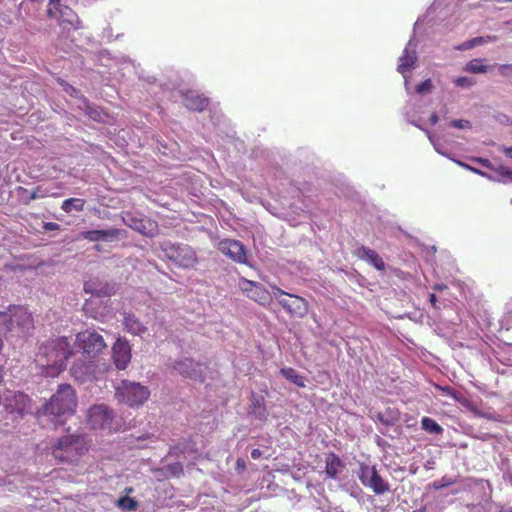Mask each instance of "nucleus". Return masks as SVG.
<instances>
[{"label":"nucleus","mask_w":512,"mask_h":512,"mask_svg":"<svg viewBox=\"0 0 512 512\" xmlns=\"http://www.w3.org/2000/svg\"><path fill=\"white\" fill-rule=\"evenodd\" d=\"M475 161L480 163L482 166H484L486 168H490V169L493 168L492 163L489 159L477 158Z\"/></svg>","instance_id":"ea45409f"},{"label":"nucleus","mask_w":512,"mask_h":512,"mask_svg":"<svg viewBox=\"0 0 512 512\" xmlns=\"http://www.w3.org/2000/svg\"><path fill=\"white\" fill-rule=\"evenodd\" d=\"M344 468L345 464L337 454L333 452L327 454L325 459V473L328 478L336 479Z\"/></svg>","instance_id":"412c9836"},{"label":"nucleus","mask_w":512,"mask_h":512,"mask_svg":"<svg viewBox=\"0 0 512 512\" xmlns=\"http://www.w3.org/2000/svg\"><path fill=\"white\" fill-rule=\"evenodd\" d=\"M149 396L150 392L147 387L128 380H123L115 388L116 399L131 407L143 405Z\"/></svg>","instance_id":"423d86ee"},{"label":"nucleus","mask_w":512,"mask_h":512,"mask_svg":"<svg viewBox=\"0 0 512 512\" xmlns=\"http://www.w3.org/2000/svg\"><path fill=\"white\" fill-rule=\"evenodd\" d=\"M417 60L416 52L414 50L410 51L408 47H406L403 51V55L399 58L398 63V71L401 74H405L410 71L415 65Z\"/></svg>","instance_id":"5701e85b"},{"label":"nucleus","mask_w":512,"mask_h":512,"mask_svg":"<svg viewBox=\"0 0 512 512\" xmlns=\"http://www.w3.org/2000/svg\"><path fill=\"white\" fill-rule=\"evenodd\" d=\"M78 404L75 389L69 384H61L49 401L38 412V416H52L55 425H63V416L73 415Z\"/></svg>","instance_id":"f03ea898"},{"label":"nucleus","mask_w":512,"mask_h":512,"mask_svg":"<svg viewBox=\"0 0 512 512\" xmlns=\"http://www.w3.org/2000/svg\"><path fill=\"white\" fill-rule=\"evenodd\" d=\"M430 120L432 124H435L438 121V116L436 114H432Z\"/></svg>","instance_id":"8fccbe9b"},{"label":"nucleus","mask_w":512,"mask_h":512,"mask_svg":"<svg viewBox=\"0 0 512 512\" xmlns=\"http://www.w3.org/2000/svg\"><path fill=\"white\" fill-rule=\"evenodd\" d=\"M87 436L80 433H68L59 437L51 446L52 456L59 462L77 463L89 450Z\"/></svg>","instance_id":"7ed1b4c3"},{"label":"nucleus","mask_w":512,"mask_h":512,"mask_svg":"<svg viewBox=\"0 0 512 512\" xmlns=\"http://www.w3.org/2000/svg\"><path fill=\"white\" fill-rule=\"evenodd\" d=\"M75 344L85 359L101 360V355L107 349L103 336L90 330L79 332Z\"/></svg>","instance_id":"39448f33"},{"label":"nucleus","mask_w":512,"mask_h":512,"mask_svg":"<svg viewBox=\"0 0 512 512\" xmlns=\"http://www.w3.org/2000/svg\"><path fill=\"white\" fill-rule=\"evenodd\" d=\"M466 71L470 73H486L487 66L483 64L481 59H473L466 65Z\"/></svg>","instance_id":"c85d7f7f"},{"label":"nucleus","mask_w":512,"mask_h":512,"mask_svg":"<svg viewBox=\"0 0 512 512\" xmlns=\"http://www.w3.org/2000/svg\"><path fill=\"white\" fill-rule=\"evenodd\" d=\"M412 512H424L423 509H416V510H413Z\"/></svg>","instance_id":"864d4df0"},{"label":"nucleus","mask_w":512,"mask_h":512,"mask_svg":"<svg viewBox=\"0 0 512 512\" xmlns=\"http://www.w3.org/2000/svg\"><path fill=\"white\" fill-rule=\"evenodd\" d=\"M218 249L225 256L229 257L236 263L239 264H247V251L244 245L238 241L233 239H224L221 240L218 244Z\"/></svg>","instance_id":"4468645a"},{"label":"nucleus","mask_w":512,"mask_h":512,"mask_svg":"<svg viewBox=\"0 0 512 512\" xmlns=\"http://www.w3.org/2000/svg\"><path fill=\"white\" fill-rule=\"evenodd\" d=\"M2 282V276H0V283Z\"/></svg>","instance_id":"bf43d9fd"},{"label":"nucleus","mask_w":512,"mask_h":512,"mask_svg":"<svg viewBox=\"0 0 512 512\" xmlns=\"http://www.w3.org/2000/svg\"><path fill=\"white\" fill-rule=\"evenodd\" d=\"M121 230L117 228L103 230H89L82 233V237L90 242L109 241L117 238Z\"/></svg>","instance_id":"aec40b11"},{"label":"nucleus","mask_w":512,"mask_h":512,"mask_svg":"<svg viewBox=\"0 0 512 512\" xmlns=\"http://www.w3.org/2000/svg\"><path fill=\"white\" fill-rule=\"evenodd\" d=\"M274 298L279 305L291 316L303 318L308 312V302L301 296L290 294L277 286H272Z\"/></svg>","instance_id":"6e6552de"},{"label":"nucleus","mask_w":512,"mask_h":512,"mask_svg":"<svg viewBox=\"0 0 512 512\" xmlns=\"http://www.w3.org/2000/svg\"><path fill=\"white\" fill-rule=\"evenodd\" d=\"M118 505L127 510H135L138 503L135 499L125 496L118 500Z\"/></svg>","instance_id":"7c9ffc66"},{"label":"nucleus","mask_w":512,"mask_h":512,"mask_svg":"<svg viewBox=\"0 0 512 512\" xmlns=\"http://www.w3.org/2000/svg\"><path fill=\"white\" fill-rule=\"evenodd\" d=\"M138 221H139V220H137V219H135V218H133V217H132V218H130L129 220H125V223H126V224H127V223H131L132 225H138Z\"/></svg>","instance_id":"09e8293b"},{"label":"nucleus","mask_w":512,"mask_h":512,"mask_svg":"<svg viewBox=\"0 0 512 512\" xmlns=\"http://www.w3.org/2000/svg\"><path fill=\"white\" fill-rule=\"evenodd\" d=\"M494 39V37H491V36H487L486 38L485 37H475L473 39H470L466 42H464L461 46L458 47V49L460 50H467V49H471V48H474L478 45H481V44H484L486 42H489V41H492Z\"/></svg>","instance_id":"cd10ccee"},{"label":"nucleus","mask_w":512,"mask_h":512,"mask_svg":"<svg viewBox=\"0 0 512 512\" xmlns=\"http://www.w3.org/2000/svg\"><path fill=\"white\" fill-rule=\"evenodd\" d=\"M88 284H85V290L88 291Z\"/></svg>","instance_id":"6e6d98bb"},{"label":"nucleus","mask_w":512,"mask_h":512,"mask_svg":"<svg viewBox=\"0 0 512 512\" xmlns=\"http://www.w3.org/2000/svg\"><path fill=\"white\" fill-rule=\"evenodd\" d=\"M127 225L130 226L131 228L137 230L141 234L147 235L148 234L147 225L151 226L152 223L150 222V220L140 219L138 221V225H132L131 223H127Z\"/></svg>","instance_id":"2f4dec72"},{"label":"nucleus","mask_w":512,"mask_h":512,"mask_svg":"<svg viewBox=\"0 0 512 512\" xmlns=\"http://www.w3.org/2000/svg\"><path fill=\"white\" fill-rule=\"evenodd\" d=\"M34 329L32 313L24 306L10 305L0 311V333L25 336Z\"/></svg>","instance_id":"20e7f679"},{"label":"nucleus","mask_w":512,"mask_h":512,"mask_svg":"<svg viewBox=\"0 0 512 512\" xmlns=\"http://www.w3.org/2000/svg\"><path fill=\"white\" fill-rule=\"evenodd\" d=\"M438 388H439V390L444 395L453 398L455 401H457L458 403H460V404H462L464 406L467 405L468 400L461 393H459L458 391H456L452 387H450V386H444V387L439 386Z\"/></svg>","instance_id":"bb28decb"},{"label":"nucleus","mask_w":512,"mask_h":512,"mask_svg":"<svg viewBox=\"0 0 512 512\" xmlns=\"http://www.w3.org/2000/svg\"><path fill=\"white\" fill-rule=\"evenodd\" d=\"M2 404L8 414L22 418L31 412L32 399L23 392L14 391L2 397Z\"/></svg>","instance_id":"f8f14e48"},{"label":"nucleus","mask_w":512,"mask_h":512,"mask_svg":"<svg viewBox=\"0 0 512 512\" xmlns=\"http://www.w3.org/2000/svg\"><path fill=\"white\" fill-rule=\"evenodd\" d=\"M57 10L55 9V7L53 5H50L48 6V9H47V16L49 18H56L57 17Z\"/></svg>","instance_id":"79ce46f5"},{"label":"nucleus","mask_w":512,"mask_h":512,"mask_svg":"<svg viewBox=\"0 0 512 512\" xmlns=\"http://www.w3.org/2000/svg\"><path fill=\"white\" fill-rule=\"evenodd\" d=\"M107 289H108V288L106 287V288H105V290H104V289H101V290L97 291L96 293H97V295H101V294H108Z\"/></svg>","instance_id":"3c124183"},{"label":"nucleus","mask_w":512,"mask_h":512,"mask_svg":"<svg viewBox=\"0 0 512 512\" xmlns=\"http://www.w3.org/2000/svg\"><path fill=\"white\" fill-rule=\"evenodd\" d=\"M429 301L433 307H436L437 297L435 294H430Z\"/></svg>","instance_id":"49530a36"},{"label":"nucleus","mask_w":512,"mask_h":512,"mask_svg":"<svg viewBox=\"0 0 512 512\" xmlns=\"http://www.w3.org/2000/svg\"><path fill=\"white\" fill-rule=\"evenodd\" d=\"M174 369L185 378L199 380L201 382L204 381L202 364L191 358L177 361L174 365Z\"/></svg>","instance_id":"dca6fc26"},{"label":"nucleus","mask_w":512,"mask_h":512,"mask_svg":"<svg viewBox=\"0 0 512 512\" xmlns=\"http://www.w3.org/2000/svg\"><path fill=\"white\" fill-rule=\"evenodd\" d=\"M114 420V412L106 404H95L87 411V425L92 430L110 429Z\"/></svg>","instance_id":"9d476101"},{"label":"nucleus","mask_w":512,"mask_h":512,"mask_svg":"<svg viewBox=\"0 0 512 512\" xmlns=\"http://www.w3.org/2000/svg\"><path fill=\"white\" fill-rule=\"evenodd\" d=\"M355 254L358 258L367 261L377 270L383 271L385 269V263L382 257L376 251L366 246H361L356 250Z\"/></svg>","instance_id":"6ab92c4d"},{"label":"nucleus","mask_w":512,"mask_h":512,"mask_svg":"<svg viewBox=\"0 0 512 512\" xmlns=\"http://www.w3.org/2000/svg\"><path fill=\"white\" fill-rule=\"evenodd\" d=\"M43 228L46 231H55V230H59L60 226L58 223H55V222H46V223H44Z\"/></svg>","instance_id":"58836bf2"},{"label":"nucleus","mask_w":512,"mask_h":512,"mask_svg":"<svg viewBox=\"0 0 512 512\" xmlns=\"http://www.w3.org/2000/svg\"><path fill=\"white\" fill-rule=\"evenodd\" d=\"M463 166L468 168L469 170H471L472 172H474V173H476L478 175H481V176H485L486 175L483 171H481V170H479L477 168H473V167H470L468 165H463Z\"/></svg>","instance_id":"c03bdc74"},{"label":"nucleus","mask_w":512,"mask_h":512,"mask_svg":"<svg viewBox=\"0 0 512 512\" xmlns=\"http://www.w3.org/2000/svg\"><path fill=\"white\" fill-rule=\"evenodd\" d=\"M498 70H499V73L502 76H504V77H512V64L500 65Z\"/></svg>","instance_id":"c9c22d12"},{"label":"nucleus","mask_w":512,"mask_h":512,"mask_svg":"<svg viewBox=\"0 0 512 512\" xmlns=\"http://www.w3.org/2000/svg\"><path fill=\"white\" fill-rule=\"evenodd\" d=\"M184 106L195 112L204 111L209 105V99L194 90L181 91Z\"/></svg>","instance_id":"a211bd4d"},{"label":"nucleus","mask_w":512,"mask_h":512,"mask_svg":"<svg viewBox=\"0 0 512 512\" xmlns=\"http://www.w3.org/2000/svg\"><path fill=\"white\" fill-rule=\"evenodd\" d=\"M451 125L458 129H468L471 128V123L468 120L456 119L451 122Z\"/></svg>","instance_id":"72a5a7b5"},{"label":"nucleus","mask_w":512,"mask_h":512,"mask_svg":"<svg viewBox=\"0 0 512 512\" xmlns=\"http://www.w3.org/2000/svg\"><path fill=\"white\" fill-rule=\"evenodd\" d=\"M454 83L458 87L470 86L473 84V81L467 77H458L454 80Z\"/></svg>","instance_id":"4c0bfd02"},{"label":"nucleus","mask_w":512,"mask_h":512,"mask_svg":"<svg viewBox=\"0 0 512 512\" xmlns=\"http://www.w3.org/2000/svg\"><path fill=\"white\" fill-rule=\"evenodd\" d=\"M236 469L239 472H242V471H244L246 469V462L242 458L237 459V461H236Z\"/></svg>","instance_id":"a19ab883"},{"label":"nucleus","mask_w":512,"mask_h":512,"mask_svg":"<svg viewBox=\"0 0 512 512\" xmlns=\"http://www.w3.org/2000/svg\"><path fill=\"white\" fill-rule=\"evenodd\" d=\"M85 207V200L80 198H69L62 202L61 209L66 212L70 213L72 210L75 211H83Z\"/></svg>","instance_id":"b1692460"},{"label":"nucleus","mask_w":512,"mask_h":512,"mask_svg":"<svg viewBox=\"0 0 512 512\" xmlns=\"http://www.w3.org/2000/svg\"><path fill=\"white\" fill-rule=\"evenodd\" d=\"M280 373L283 377H285L287 380H289L293 384L297 385L298 387L305 386L303 377L300 374H298L294 368H291V367L282 368L280 370Z\"/></svg>","instance_id":"393cba45"},{"label":"nucleus","mask_w":512,"mask_h":512,"mask_svg":"<svg viewBox=\"0 0 512 512\" xmlns=\"http://www.w3.org/2000/svg\"><path fill=\"white\" fill-rule=\"evenodd\" d=\"M123 323L125 330L133 335L140 336L147 330L142 322L135 315L130 313H125Z\"/></svg>","instance_id":"4be33fe9"},{"label":"nucleus","mask_w":512,"mask_h":512,"mask_svg":"<svg viewBox=\"0 0 512 512\" xmlns=\"http://www.w3.org/2000/svg\"><path fill=\"white\" fill-rule=\"evenodd\" d=\"M173 476H179L183 473V466L181 463H174L168 466Z\"/></svg>","instance_id":"e433bc0d"},{"label":"nucleus","mask_w":512,"mask_h":512,"mask_svg":"<svg viewBox=\"0 0 512 512\" xmlns=\"http://www.w3.org/2000/svg\"><path fill=\"white\" fill-rule=\"evenodd\" d=\"M444 288H446V286H445V285H439V284H437V285L435 286V289H438V290H442V289H444Z\"/></svg>","instance_id":"603ef678"},{"label":"nucleus","mask_w":512,"mask_h":512,"mask_svg":"<svg viewBox=\"0 0 512 512\" xmlns=\"http://www.w3.org/2000/svg\"><path fill=\"white\" fill-rule=\"evenodd\" d=\"M503 152H504V154L507 157L512 158V146L511 147H504L503 148Z\"/></svg>","instance_id":"a18cd8bd"},{"label":"nucleus","mask_w":512,"mask_h":512,"mask_svg":"<svg viewBox=\"0 0 512 512\" xmlns=\"http://www.w3.org/2000/svg\"><path fill=\"white\" fill-rule=\"evenodd\" d=\"M496 173L501 176L502 178H507L512 180V170L505 166H499L495 169Z\"/></svg>","instance_id":"f704fd0d"},{"label":"nucleus","mask_w":512,"mask_h":512,"mask_svg":"<svg viewBox=\"0 0 512 512\" xmlns=\"http://www.w3.org/2000/svg\"><path fill=\"white\" fill-rule=\"evenodd\" d=\"M74 355L73 347L65 336L50 339L40 346L35 362L45 377H56L66 368V361Z\"/></svg>","instance_id":"f257e3e1"},{"label":"nucleus","mask_w":512,"mask_h":512,"mask_svg":"<svg viewBox=\"0 0 512 512\" xmlns=\"http://www.w3.org/2000/svg\"><path fill=\"white\" fill-rule=\"evenodd\" d=\"M358 477L360 482L375 494L381 495L390 491V485L378 473L376 466L360 464Z\"/></svg>","instance_id":"1a4fd4ad"},{"label":"nucleus","mask_w":512,"mask_h":512,"mask_svg":"<svg viewBox=\"0 0 512 512\" xmlns=\"http://www.w3.org/2000/svg\"><path fill=\"white\" fill-rule=\"evenodd\" d=\"M50 5H53L59 14V24L69 25L73 29L81 27V21L78 15L67 5H62L61 0H50Z\"/></svg>","instance_id":"f3484780"},{"label":"nucleus","mask_w":512,"mask_h":512,"mask_svg":"<svg viewBox=\"0 0 512 512\" xmlns=\"http://www.w3.org/2000/svg\"><path fill=\"white\" fill-rule=\"evenodd\" d=\"M421 426L423 430L430 434L440 435L443 432L442 426L430 417H423L421 420Z\"/></svg>","instance_id":"a878e982"},{"label":"nucleus","mask_w":512,"mask_h":512,"mask_svg":"<svg viewBox=\"0 0 512 512\" xmlns=\"http://www.w3.org/2000/svg\"><path fill=\"white\" fill-rule=\"evenodd\" d=\"M240 290L251 300L262 306H267L274 297L273 291H268L261 283L248 280L244 277L239 279Z\"/></svg>","instance_id":"ddd939ff"},{"label":"nucleus","mask_w":512,"mask_h":512,"mask_svg":"<svg viewBox=\"0 0 512 512\" xmlns=\"http://www.w3.org/2000/svg\"><path fill=\"white\" fill-rule=\"evenodd\" d=\"M2 404V396L0 395V405Z\"/></svg>","instance_id":"4d7b16f0"},{"label":"nucleus","mask_w":512,"mask_h":512,"mask_svg":"<svg viewBox=\"0 0 512 512\" xmlns=\"http://www.w3.org/2000/svg\"><path fill=\"white\" fill-rule=\"evenodd\" d=\"M262 456V451L260 449H253L251 451V457L254 459V460H257L259 459L260 457Z\"/></svg>","instance_id":"37998d69"},{"label":"nucleus","mask_w":512,"mask_h":512,"mask_svg":"<svg viewBox=\"0 0 512 512\" xmlns=\"http://www.w3.org/2000/svg\"><path fill=\"white\" fill-rule=\"evenodd\" d=\"M263 404H264V399L261 397L260 399H257L254 402V407H260V406H263Z\"/></svg>","instance_id":"de8ad7c7"},{"label":"nucleus","mask_w":512,"mask_h":512,"mask_svg":"<svg viewBox=\"0 0 512 512\" xmlns=\"http://www.w3.org/2000/svg\"><path fill=\"white\" fill-rule=\"evenodd\" d=\"M106 364L101 360L85 359L82 355L71 366L70 374L78 382L84 383L98 378L106 371Z\"/></svg>","instance_id":"0eeeda50"},{"label":"nucleus","mask_w":512,"mask_h":512,"mask_svg":"<svg viewBox=\"0 0 512 512\" xmlns=\"http://www.w3.org/2000/svg\"><path fill=\"white\" fill-rule=\"evenodd\" d=\"M89 115H90V117L95 119V116L91 112H89Z\"/></svg>","instance_id":"5fc2aeb1"},{"label":"nucleus","mask_w":512,"mask_h":512,"mask_svg":"<svg viewBox=\"0 0 512 512\" xmlns=\"http://www.w3.org/2000/svg\"><path fill=\"white\" fill-rule=\"evenodd\" d=\"M162 250L171 261L181 267H193L197 262L195 252L188 245L164 243Z\"/></svg>","instance_id":"9b49d317"},{"label":"nucleus","mask_w":512,"mask_h":512,"mask_svg":"<svg viewBox=\"0 0 512 512\" xmlns=\"http://www.w3.org/2000/svg\"><path fill=\"white\" fill-rule=\"evenodd\" d=\"M504 2H512V0H503Z\"/></svg>","instance_id":"13d9d810"},{"label":"nucleus","mask_w":512,"mask_h":512,"mask_svg":"<svg viewBox=\"0 0 512 512\" xmlns=\"http://www.w3.org/2000/svg\"><path fill=\"white\" fill-rule=\"evenodd\" d=\"M48 196L57 197V193H49L46 189H44L42 186H37L34 188L28 198V201L45 198Z\"/></svg>","instance_id":"c756f323"},{"label":"nucleus","mask_w":512,"mask_h":512,"mask_svg":"<svg viewBox=\"0 0 512 512\" xmlns=\"http://www.w3.org/2000/svg\"><path fill=\"white\" fill-rule=\"evenodd\" d=\"M432 88V81L430 79H427L416 86V92L418 94H426L429 93L432 90Z\"/></svg>","instance_id":"473e14b6"},{"label":"nucleus","mask_w":512,"mask_h":512,"mask_svg":"<svg viewBox=\"0 0 512 512\" xmlns=\"http://www.w3.org/2000/svg\"><path fill=\"white\" fill-rule=\"evenodd\" d=\"M112 358L117 369L124 370L131 361V347L127 340L118 338L112 346Z\"/></svg>","instance_id":"2eb2a0df"}]
</instances>
